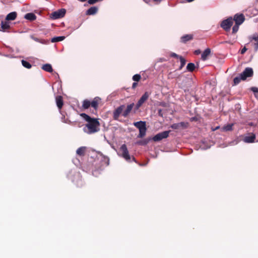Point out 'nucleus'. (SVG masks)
<instances>
[{
  "label": "nucleus",
  "mask_w": 258,
  "mask_h": 258,
  "mask_svg": "<svg viewBox=\"0 0 258 258\" xmlns=\"http://www.w3.org/2000/svg\"><path fill=\"white\" fill-rule=\"evenodd\" d=\"M81 116L88 122L83 128L85 133L92 134L100 130V123L98 119L91 118L85 113H81Z\"/></svg>",
  "instance_id": "nucleus-1"
},
{
  "label": "nucleus",
  "mask_w": 258,
  "mask_h": 258,
  "mask_svg": "<svg viewBox=\"0 0 258 258\" xmlns=\"http://www.w3.org/2000/svg\"><path fill=\"white\" fill-rule=\"evenodd\" d=\"M134 125L139 130V134L138 138H142L146 135L147 128L146 122L139 121L134 123Z\"/></svg>",
  "instance_id": "nucleus-2"
},
{
  "label": "nucleus",
  "mask_w": 258,
  "mask_h": 258,
  "mask_svg": "<svg viewBox=\"0 0 258 258\" xmlns=\"http://www.w3.org/2000/svg\"><path fill=\"white\" fill-rule=\"evenodd\" d=\"M233 23V20L232 17H229L226 20L221 22V27L225 31H228L230 29L231 26Z\"/></svg>",
  "instance_id": "nucleus-3"
},
{
  "label": "nucleus",
  "mask_w": 258,
  "mask_h": 258,
  "mask_svg": "<svg viewBox=\"0 0 258 258\" xmlns=\"http://www.w3.org/2000/svg\"><path fill=\"white\" fill-rule=\"evenodd\" d=\"M119 151L121 153V157L127 161L129 162L131 161V156L129 154L127 147L125 144H123L121 146Z\"/></svg>",
  "instance_id": "nucleus-4"
},
{
  "label": "nucleus",
  "mask_w": 258,
  "mask_h": 258,
  "mask_svg": "<svg viewBox=\"0 0 258 258\" xmlns=\"http://www.w3.org/2000/svg\"><path fill=\"white\" fill-rule=\"evenodd\" d=\"M170 131H166L161 133H159L154 136L153 140L155 142L160 141L163 139L167 138L169 136Z\"/></svg>",
  "instance_id": "nucleus-5"
},
{
  "label": "nucleus",
  "mask_w": 258,
  "mask_h": 258,
  "mask_svg": "<svg viewBox=\"0 0 258 258\" xmlns=\"http://www.w3.org/2000/svg\"><path fill=\"white\" fill-rule=\"evenodd\" d=\"M66 13V10L64 9H60L53 12L51 15V18L52 19H57L62 18Z\"/></svg>",
  "instance_id": "nucleus-6"
},
{
  "label": "nucleus",
  "mask_w": 258,
  "mask_h": 258,
  "mask_svg": "<svg viewBox=\"0 0 258 258\" xmlns=\"http://www.w3.org/2000/svg\"><path fill=\"white\" fill-rule=\"evenodd\" d=\"M240 74L242 78V80L244 81L247 78L252 77L253 75V71L251 68L247 67Z\"/></svg>",
  "instance_id": "nucleus-7"
},
{
  "label": "nucleus",
  "mask_w": 258,
  "mask_h": 258,
  "mask_svg": "<svg viewBox=\"0 0 258 258\" xmlns=\"http://www.w3.org/2000/svg\"><path fill=\"white\" fill-rule=\"evenodd\" d=\"M150 95V93L148 92H146L144 93V94L141 96L136 104V109H138L142 105V104L148 99Z\"/></svg>",
  "instance_id": "nucleus-8"
},
{
  "label": "nucleus",
  "mask_w": 258,
  "mask_h": 258,
  "mask_svg": "<svg viewBox=\"0 0 258 258\" xmlns=\"http://www.w3.org/2000/svg\"><path fill=\"white\" fill-rule=\"evenodd\" d=\"M125 108L124 105H121L117 107L113 112V117L114 120H118L120 114L122 115L123 110Z\"/></svg>",
  "instance_id": "nucleus-9"
},
{
  "label": "nucleus",
  "mask_w": 258,
  "mask_h": 258,
  "mask_svg": "<svg viewBox=\"0 0 258 258\" xmlns=\"http://www.w3.org/2000/svg\"><path fill=\"white\" fill-rule=\"evenodd\" d=\"M233 20L235 22L236 24L240 25L244 21L245 18L242 14H236L234 15Z\"/></svg>",
  "instance_id": "nucleus-10"
},
{
  "label": "nucleus",
  "mask_w": 258,
  "mask_h": 258,
  "mask_svg": "<svg viewBox=\"0 0 258 258\" xmlns=\"http://www.w3.org/2000/svg\"><path fill=\"white\" fill-rule=\"evenodd\" d=\"M187 123L184 122H180L178 123H173L171 125L170 127L173 130H181L187 127Z\"/></svg>",
  "instance_id": "nucleus-11"
},
{
  "label": "nucleus",
  "mask_w": 258,
  "mask_h": 258,
  "mask_svg": "<svg viewBox=\"0 0 258 258\" xmlns=\"http://www.w3.org/2000/svg\"><path fill=\"white\" fill-rule=\"evenodd\" d=\"M135 104L134 103L127 105L126 109L122 112V116H123L124 117H127L130 113L132 110Z\"/></svg>",
  "instance_id": "nucleus-12"
},
{
  "label": "nucleus",
  "mask_w": 258,
  "mask_h": 258,
  "mask_svg": "<svg viewBox=\"0 0 258 258\" xmlns=\"http://www.w3.org/2000/svg\"><path fill=\"white\" fill-rule=\"evenodd\" d=\"M98 11V8L97 7H91L86 12L87 15H94L96 14Z\"/></svg>",
  "instance_id": "nucleus-13"
},
{
  "label": "nucleus",
  "mask_w": 258,
  "mask_h": 258,
  "mask_svg": "<svg viewBox=\"0 0 258 258\" xmlns=\"http://www.w3.org/2000/svg\"><path fill=\"white\" fill-rule=\"evenodd\" d=\"M193 39V35L192 34H186L182 36L180 38V41L182 43H185L187 41L191 40Z\"/></svg>",
  "instance_id": "nucleus-14"
},
{
  "label": "nucleus",
  "mask_w": 258,
  "mask_h": 258,
  "mask_svg": "<svg viewBox=\"0 0 258 258\" xmlns=\"http://www.w3.org/2000/svg\"><path fill=\"white\" fill-rule=\"evenodd\" d=\"M98 154L100 155V157L101 158V160L102 161L103 164L105 165V166H108L109 164V158L108 157L104 155L102 153L98 152Z\"/></svg>",
  "instance_id": "nucleus-15"
},
{
  "label": "nucleus",
  "mask_w": 258,
  "mask_h": 258,
  "mask_svg": "<svg viewBox=\"0 0 258 258\" xmlns=\"http://www.w3.org/2000/svg\"><path fill=\"white\" fill-rule=\"evenodd\" d=\"M255 139V135L254 134H252L251 136L245 137L243 141L245 143H251L254 142Z\"/></svg>",
  "instance_id": "nucleus-16"
},
{
  "label": "nucleus",
  "mask_w": 258,
  "mask_h": 258,
  "mask_svg": "<svg viewBox=\"0 0 258 258\" xmlns=\"http://www.w3.org/2000/svg\"><path fill=\"white\" fill-rule=\"evenodd\" d=\"M30 37L33 40L43 44H47L49 43V40H48L40 39L32 35H30Z\"/></svg>",
  "instance_id": "nucleus-17"
},
{
  "label": "nucleus",
  "mask_w": 258,
  "mask_h": 258,
  "mask_svg": "<svg viewBox=\"0 0 258 258\" xmlns=\"http://www.w3.org/2000/svg\"><path fill=\"white\" fill-rule=\"evenodd\" d=\"M211 53V49L210 48H207L202 53L201 55V58L203 60H206L208 56L210 55Z\"/></svg>",
  "instance_id": "nucleus-18"
},
{
  "label": "nucleus",
  "mask_w": 258,
  "mask_h": 258,
  "mask_svg": "<svg viewBox=\"0 0 258 258\" xmlns=\"http://www.w3.org/2000/svg\"><path fill=\"white\" fill-rule=\"evenodd\" d=\"M17 17V13L15 12H11L8 14L6 18V20L7 21H13Z\"/></svg>",
  "instance_id": "nucleus-19"
},
{
  "label": "nucleus",
  "mask_w": 258,
  "mask_h": 258,
  "mask_svg": "<svg viewBox=\"0 0 258 258\" xmlns=\"http://www.w3.org/2000/svg\"><path fill=\"white\" fill-rule=\"evenodd\" d=\"M56 103L57 107L61 109L63 104L62 98L61 96H58L56 97Z\"/></svg>",
  "instance_id": "nucleus-20"
},
{
  "label": "nucleus",
  "mask_w": 258,
  "mask_h": 258,
  "mask_svg": "<svg viewBox=\"0 0 258 258\" xmlns=\"http://www.w3.org/2000/svg\"><path fill=\"white\" fill-rule=\"evenodd\" d=\"M41 68L44 71L49 73H51L53 72L52 66L49 63H46L43 65Z\"/></svg>",
  "instance_id": "nucleus-21"
},
{
  "label": "nucleus",
  "mask_w": 258,
  "mask_h": 258,
  "mask_svg": "<svg viewBox=\"0 0 258 258\" xmlns=\"http://www.w3.org/2000/svg\"><path fill=\"white\" fill-rule=\"evenodd\" d=\"M24 18L30 21L35 20L36 18V16L35 14L32 13H27L25 15Z\"/></svg>",
  "instance_id": "nucleus-22"
},
{
  "label": "nucleus",
  "mask_w": 258,
  "mask_h": 258,
  "mask_svg": "<svg viewBox=\"0 0 258 258\" xmlns=\"http://www.w3.org/2000/svg\"><path fill=\"white\" fill-rule=\"evenodd\" d=\"M100 100V99L98 97H95L93 100L91 102V105L94 109H96L98 107V101Z\"/></svg>",
  "instance_id": "nucleus-23"
},
{
  "label": "nucleus",
  "mask_w": 258,
  "mask_h": 258,
  "mask_svg": "<svg viewBox=\"0 0 258 258\" xmlns=\"http://www.w3.org/2000/svg\"><path fill=\"white\" fill-rule=\"evenodd\" d=\"M10 28L9 23L7 21H2L1 22V29L2 30L4 31L5 30L8 29ZM1 31V29H0Z\"/></svg>",
  "instance_id": "nucleus-24"
},
{
  "label": "nucleus",
  "mask_w": 258,
  "mask_h": 258,
  "mask_svg": "<svg viewBox=\"0 0 258 258\" xmlns=\"http://www.w3.org/2000/svg\"><path fill=\"white\" fill-rule=\"evenodd\" d=\"M85 147H81L77 150L76 153L79 156H83L85 154Z\"/></svg>",
  "instance_id": "nucleus-25"
},
{
  "label": "nucleus",
  "mask_w": 258,
  "mask_h": 258,
  "mask_svg": "<svg viewBox=\"0 0 258 258\" xmlns=\"http://www.w3.org/2000/svg\"><path fill=\"white\" fill-rule=\"evenodd\" d=\"M65 36H56L52 38L51 40V42L52 43L59 42L65 39Z\"/></svg>",
  "instance_id": "nucleus-26"
},
{
  "label": "nucleus",
  "mask_w": 258,
  "mask_h": 258,
  "mask_svg": "<svg viewBox=\"0 0 258 258\" xmlns=\"http://www.w3.org/2000/svg\"><path fill=\"white\" fill-rule=\"evenodd\" d=\"M248 39L251 42L253 40L255 41L256 42H258V32H256L252 35L249 36Z\"/></svg>",
  "instance_id": "nucleus-27"
},
{
  "label": "nucleus",
  "mask_w": 258,
  "mask_h": 258,
  "mask_svg": "<svg viewBox=\"0 0 258 258\" xmlns=\"http://www.w3.org/2000/svg\"><path fill=\"white\" fill-rule=\"evenodd\" d=\"M196 66L194 63H188L186 66V69L188 71L192 72L195 69Z\"/></svg>",
  "instance_id": "nucleus-28"
},
{
  "label": "nucleus",
  "mask_w": 258,
  "mask_h": 258,
  "mask_svg": "<svg viewBox=\"0 0 258 258\" xmlns=\"http://www.w3.org/2000/svg\"><path fill=\"white\" fill-rule=\"evenodd\" d=\"M233 123H229V124H228L224 126L222 128V130H223V131H226V132L231 131L233 129Z\"/></svg>",
  "instance_id": "nucleus-29"
},
{
  "label": "nucleus",
  "mask_w": 258,
  "mask_h": 258,
  "mask_svg": "<svg viewBox=\"0 0 258 258\" xmlns=\"http://www.w3.org/2000/svg\"><path fill=\"white\" fill-rule=\"evenodd\" d=\"M242 78L241 76L240 75V74H239V75L238 76H237L235 78H234V80H233L234 85H236L238 84L240 82V81L241 80H242Z\"/></svg>",
  "instance_id": "nucleus-30"
},
{
  "label": "nucleus",
  "mask_w": 258,
  "mask_h": 258,
  "mask_svg": "<svg viewBox=\"0 0 258 258\" xmlns=\"http://www.w3.org/2000/svg\"><path fill=\"white\" fill-rule=\"evenodd\" d=\"M91 105V102L88 100H85L83 102L82 107L84 109H88Z\"/></svg>",
  "instance_id": "nucleus-31"
},
{
  "label": "nucleus",
  "mask_w": 258,
  "mask_h": 258,
  "mask_svg": "<svg viewBox=\"0 0 258 258\" xmlns=\"http://www.w3.org/2000/svg\"><path fill=\"white\" fill-rule=\"evenodd\" d=\"M22 64L27 69H30L32 67V65L28 61L25 60H22Z\"/></svg>",
  "instance_id": "nucleus-32"
},
{
  "label": "nucleus",
  "mask_w": 258,
  "mask_h": 258,
  "mask_svg": "<svg viewBox=\"0 0 258 258\" xmlns=\"http://www.w3.org/2000/svg\"><path fill=\"white\" fill-rule=\"evenodd\" d=\"M102 170L101 168H97L95 170H92V175L94 176H98V175L100 173V171Z\"/></svg>",
  "instance_id": "nucleus-33"
},
{
  "label": "nucleus",
  "mask_w": 258,
  "mask_h": 258,
  "mask_svg": "<svg viewBox=\"0 0 258 258\" xmlns=\"http://www.w3.org/2000/svg\"><path fill=\"white\" fill-rule=\"evenodd\" d=\"M179 59H180V66L179 67V69L181 70L184 67V66L185 64L186 60L182 56L179 57Z\"/></svg>",
  "instance_id": "nucleus-34"
},
{
  "label": "nucleus",
  "mask_w": 258,
  "mask_h": 258,
  "mask_svg": "<svg viewBox=\"0 0 258 258\" xmlns=\"http://www.w3.org/2000/svg\"><path fill=\"white\" fill-rule=\"evenodd\" d=\"M250 90L254 93L255 97L257 98L258 96L257 93H258V88L256 87H252L250 88Z\"/></svg>",
  "instance_id": "nucleus-35"
},
{
  "label": "nucleus",
  "mask_w": 258,
  "mask_h": 258,
  "mask_svg": "<svg viewBox=\"0 0 258 258\" xmlns=\"http://www.w3.org/2000/svg\"><path fill=\"white\" fill-rule=\"evenodd\" d=\"M210 148V146H206L205 141H202L201 145H200V148L202 150H207Z\"/></svg>",
  "instance_id": "nucleus-36"
},
{
  "label": "nucleus",
  "mask_w": 258,
  "mask_h": 258,
  "mask_svg": "<svg viewBox=\"0 0 258 258\" xmlns=\"http://www.w3.org/2000/svg\"><path fill=\"white\" fill-rule=\"evenodd\" d=\"M141 75L139 74H136V75H134L133 77V80L134 81H136V82L139 81L141 79Z\"/></svg>",
  "instance_id": "nucleus-37"
},
{
  "label": "nucleus",
  "mask_w": 258,
  "mask_h": 258,
  "mask_svg": "<svg viewBox=\"0 0 258 258\" xmlns=\"http://www.w3.org/2000/svg\"><path fill=\"white\" fill-rule=\"evenodd\" d=\"M239 25L235 24V25L233 27L232 32L233 33H235L238 31V29H239Z\"/></svg>",
  "instance_id": "nucleus-38"
},
{
  "label": "nucleus",
  "mask_w": 258,
  "mask_h": 258,
  "mask_svg": "<svg viewBox=\"0 0 258 258\" xmlns=\"http://www.w3.org/2000/svg\"><path fill=\"white\" fill-rule=\"evenodd\" d=\"M100 1V0H88V3L90 5H93Z\"/></svg>",
  "instance_id": "nucleus-39"
},
{
  "label": "nucleus",
  "mask_w": 258,
  "mask_h": 258,
  "mask_svg": "<svg viewBox=\"0 0 258 258\" xmlns=\"http://www.w3.org/2000/svg\"><path fill=\"white\" fill-rule=\"evenodd\" d=\"M170 56L172 57H175V58H179V57L180 56L178 55V54H177L176 53H175L174 52H172L170 54Z\"/></svg>",
  "instance_id": "nucleus-40"
},
{
  "label": "nucleus",
  "mask_w": 258,
  "mask_h": 258,
  "mask_svg": "<svg viewBox=\"0 0 258 258\" xmlns=\"http://www.w3.org/2000/svg\"><path fill=\"white\" fill-rule=\"evenodd\" d=\"M137 143L140 145H146L148 143V141H142L138 142Z\"/></svg>",
  "instance_id": "nucleus-41"
},
{
  "label": "nucleus",
  "mask_w": 258,
  "mask_h": 258,
  "mask_svg": "<svg viewBox=\"0 0 258 258\" xmlns=\"http://www.w3.org/2000/svg\"><path fill=\"white\" fill-rule=\"evenodd\" d=\"M254 47V50L255 51H257L258 50V42H255L253 44Z\"/></svg>",
  "instance_id": "nucleus-42"
},
{
  "label": "nucleus",
  "mask_w": 258,
  "mask_h": 258,
  "mask_svg": "<svg viewBox=\"0 0 258 258\" xmlns=\"http://www.w3.org/2000/svg\"><path fill=\"white\" fill-rule=\"evenodd\" d=\"M247 50V48L245 47H244L241 50V53L244 54L246 51Z\"/></svg>",
  "instance_id": "nucleus-43"
},
{
  "label": "nucleus",
  "mask_w": 258,
  "mask_h": 258,
  "mask_svg": "<svg viewBox=\"0 0 258 258\" xmlns=\"http://www.w3.org/2000/svg\"><path fill=\"white\" fill-rule=\"evenodd\" d=\"M158 114L160 116H163V114L162 113V110L161 109H159L158 110Z\"/></svg>",
  "instance_id": "nucleus-44"
},
{
  "label": "nucleus",
  "mask_w": 258,
  "mask_h": 258,
  "mask_svg": "<svg viewBox=\"0 0 258 258\" xmlns=\"http://www.w3.org/2000/svg\"><path fill=\"white\" fill-rule=\"evenodd\" d=\"M137 85V83H136V82L133 83V85H132V88H136Z\"/></svg>",
  "instance_id": "nucleus-45"
},
{
  "label": "nucleus",
  "mask_w": 258,
  "mask_h": 258,
  "mask_svg": "<svg viewBox=\"0 0 258 258\" xmlns=\"http://www.w3.org/2000/svg\"><path fill=\"white\" fill-rule=\"evenodd\" d=\"M79 1L81 2H86L87 0H78Z\"/></svg>",
  "instance_id": "nucleus-46"
},
{
  "label": "nucleus",
  "mask_w": 258,
  "mask_h": 258,
  "mask_svg": "<svg viewBox=\"0 0 258 258\" xmlns=\"http://www.w3.org/2000/svg\"><path fill=\"white\" fill-rule=\"evenodd\" d=\"M154 1H158L159 2H160L161 0H153Z\"/></svg>",
  "instance_id": "nucleus-47"
},
{
  "label": "nucleus",
  "mask_w": 258,
  "mask_h": 258,
  "mask_svg": "<svg viewBox=\"0 0 258 258\" xmlns=\"http://www.w3.org/2000/svg\"><path fill=\"white\" fill-rule=\"evenodd\" d=\"M218 128H219V126H217V127H216V128L214 130H216V129H218Z\"/></svg>",
  "instance_id": "nucleus-48"
},
{
  "label": "nucleus",
  "mask_w": 258,
  "mask_h": 258,
  "mask_svg": "<svg viewBox=\"0 0 258 258\" xmlns=\"http://www.w3.org/2000/svg\"><path fill=\"white\" fill-rule=\"evenodd\" d=\"M133 160H134V161H135V158H134V157H133Z\"/></svg>",
  "instance_id": "nucleus-49"
},
{
  "label": "nucleus",
  "mask_w": 258,
  "mask_h": 258,
  "mask_svg": "<svg viewBox=\"0 0 258 258\" xmlns=\"http://www.w3.org/2000/svg\"><path fill=\"white\" fill-rule=\"evenodd\" d=\"M146 3H148V2L146 1V0H144Z\"/></svg>",
  "instance_id": "nucleus-50"
}]
</instances>
